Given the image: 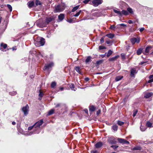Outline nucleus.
<instances>
[{
	"label": "nucleus",
	"mask_w": 153,
	"mask_h": 153,
	"mask_svg": "<svg viewBox=\"0 0 153 153\" xmlns=\"http://www.w3.org/2000/svg\"><path fill=\"white\" fill-rule=\"evenodd\" d=\"M43 123V120L41 119L39 121L37 122L34 124L35 129L36 131L37 130H39L40 128V126H41Z\"/></svg>",
	"instance_id": "obj_1"
},
{
	"label": "nucleus",
	"mask_w": 153,
	"mask_h": 153,
	"mask_svg": "<svg viewBox=\"0 0 153 153\" xmlns=\"http://www.w3.org/2000/svg\"><path fill=\"white\" fill-rule=\"evenodd\" d=\"M54 63L53 62H51L49 63L46 64L44 66L43 69L44 70H49L50 69H51L53 66Z\"/></svg>",
	"instance_id": "obj_2"
},
{
	"label": "nucleus",
	"mask_w": 153,
	"mask_h": 153,
	"mask_svg": "<svg viewBox=\"0 0 153 153\" xmlns=\"http://www.w3.org/2000/svg\"><path fill=\"white\" fill-rule=\"evenodd\" d=\"M22 110L25 116H27L28 114L29 111V107L27 104L25 106H24L22 108Z\"/></svg>",
	"instance_id": "obj_3"
},
{
	"label": "nucleus",
	"mask_w": 153,
	"mask_h": 153,
	"mask_svg": "<svg viewBox=\"0 0 153 153\" xmlns=\"http://www.w3.org/2000/svg\"><path fill=\"white\" fill-rule=\"evenodd\" d=\"M102 2V0H94L92 1V3L94 6L97 7L101 4Z\"/></svg>",
	"instance_id": "obj_4"
},
{
	"label": "nucleus",
	"mask_w": 153,
	"mask_h": 153,
	"mask_svg": "<svg viewBox=\"0 0 153 153\" xmlns=\"http://www.w3.org/2000/svg\"><path fill=\"white\" fill-rule=\"evenodd\" d=\"M64 9L63 7L61 5H58L55 7V11L56 12H60L63 11Z\"/></svg>",
	"instance_id": "obj_5"
},
{
	"label": "nucleus",
	"mask_w": 153,
	"mask_h": 153,
	"mask_svg": "<svg viewBox=\"0 0 153 153\" xmlns=\"http://www.w3.org/2000/svg\"><path fill=\"white\" fill-rule=\"evenodd\" d=\"M117 140L120 143H122L123 144H128L129 143L128 141L123 139L118 138L117 139Z\"/></svg>",
	"instance_id": "obj_6"
},
{
	"label": "nucleus",
	"mask_w": 153,
	"mask_h": 153,
	"mask_svg": "<svg viewBox=\"0 0 153 153\" xmlns=\"http://www.w3.org/2000/svg\"><path fill=\"white\" fill-rule=\"evenodd\" d=\"M108 142L111 144H115L116 143L117 141L113 137H110L108 140Z\"/></svg>",
	"instance_id": "obj_7"
},
{
	"label": "nucleus",
	"mask_w": 153,
	"mask_h": 153,
	"mask_svg": "<svg viewBox=\"0 0 153 153\" xmlns=\"http://www.w3.org/2000/svg\"><path fill=\"white\" fill-rule=\"evenodd\" d=\"M38 40V42L40 43L41 46L43 45L45 43V40L44 39L42 38L39 37ZM38 42V41H37Z\"/></svg>",
	"instance_id": "obj_8"
},
{
	"label": "nucleus",
	"mask_w": 153,
	"mask_h": 153,
	"mask_svg": "<svg viewBox=\"0 0 153 153\" xmlns=\"http://www.w3.org/2000/svg\"><path fill=\"white\" fill-rule=\"evenodd\" d=\"M130 41L133 44H134L135 42L138 43L140 42L139 39H137L136 38H133L131 39H130Z\"/></svg>",
	"instance_id": "obj_9"
},
{
	"label": "nucleus",
	"mask_w": 153,
	"mask_h": 153,
	"mask_svg": "<svg viewBox=\"0 0 153 153\" xmlns=\"http://www.w3.org/2000/svg\"><path fill=\"white\" fill-rule=\"evenodd\" d=\"M102 145V143L101 142H99L95 144V147L97 149H99L100 148Z\"/></svg>",
	"instance_id": "obj_10"
},
{
	"label": "nucleus",
	"mask_w": 153,
	"mask_h": 153,
	"mask_svg": "<svg viewBox=\"0 0 153 153\" xmlns=\"http://www.w3.org/2000/svg\"><path fill=\"white\" fill-rule=\"evenodd\" d=\"M137 73L136 70L134 68H132L131 70V76L132 77H134V74Z\"/></svg>",
	"instance_id": "obj_11"
},
{
	"label": "nucleus",
	"mask_w": 153,
	"mask_h": 153,
	"mask_svg": "<svg viewBox=\"0 0 153 153\" xmlns=\"http://www.w3.org/2000/svg\"><path fill=\"white\" fill-rule=\"evenodd\" d=\"M27 5L29 8H31L34 5V2L33 1H29L27 3Z\"/></svg>",
	"instance_id": "obj_12"
},
{
	"label": "nucleus",
	"mask_w": 153,
	"mask_h": 153,
	"mask_svg": "<svg viewBox=\"0 0 153 153\" xmlns=\"http://www.w3.org/2000/svg\"><path fill=\"white\" fill-rule=\"evenodd\" d=\"M152 94L153 93L152 92L146 93H145L144 97L146 98H148L152 96Z\"/></svg>",
	"instance_id": "obj_13"
},
{
	"label": "nucleus",
	"mask_w": 153,
	"mask_h": 153,
	"mask_svg": "<svg viewBox=\"0 0 153 153\" xmlns=\"http://www.w3.org/2000/svg\"><path fill=\"white\" fill-rule=\"evenodd\" d=\"M65 18V15L63 14H60L58 16V19L59 21H62Z\"/></svg>",
	"instance_id": "obj_14"
},
{
	"label": "nucleus",
	"mask_w": 153,
	"mask_h": 153,
	"mask_svg": "<svg viewBox=\"0 0 153 153\" xmlns=\"http://www.w3.org/2000/svg\"><path fill=\"white\" fill-rule=\"evenodd\" d=\"M151 46H148L146 47L144 52V53L146 54V53H149V51L152 49Z\"/></svg>",
	"instance_id": "obj_15"
},
{
	"label": "nucleus",
	"mask_w": 153,
	"mask_h": 153,
	"mask_svg": "<svg viewBox=\"0 0 153 153\" xmlns=\"http://www.w3.org/2000/svg\"><path fill=\"white\" fill-rule=\"evenodd\" d=\"M119 57V55H117L114 57L110 58L109 59V61H114L116 60Z\"/></svg>",
	"instance_id": "obj_16"
},
{
	"label": "nucleus",
	"mask_w": 153,
	"mask_h": 153,
	"mask_svg": "<svg viewBox=\"0 0 153 153\" xmlns=\"http://www.w3.org/2000/svg\"><path fill=\"white\" fill-rule=\"evenodd\" d=\"M75 69L79 74H82V73L80 71V68L79 67H76Z\"/></svg>",
	"instance_id": "obj_17"
},
{
	"label": "nucleus",
	"mask_w": 153,
	"mask_h": 153,
	"mask_svg": "<svg viewBox=\"0 0 153 153\" xmlns=\"http://www.w3.org/2000/svg\"><path fill=\"white\" fill-rule=\"evenodd\" d=\"M142 148L140 146H136L134 147L133 149L132 150L134 151V150H137L140 151L141 150Z\"/></svg>",
	"instance_id": "obj_18"
},
{
	"label": "nucleus",
	"mask_w": 153,
	"mask_h": 153,
	"mask_svg": "<svg viewBox=\"0 0 153 153\" xmlns=\"http://www.w3.org/2000/svg\"><path fill=\"white\" fill-rule=\"evenodd\" d=\"M96 109V108L94 105L91 106L89 107V111H90L93 112Z\"/></svg>",
	"instance_id": "obj_19"
},
{
	"label": "nucleus",
	"mask_w": 153,
	"mask_h": 153,
	"mask_svg": "<svg viewBox=\"0 0 153 153\" xmlns=\"http://www.w3.org/2000/svg\"><path fill=\"white\" fill-rule=\"evenodd\" d=\"M105 36L109 38L112 39L114 37V35L113 34L110 33L106 34Z\"/></svg>",
	"instance_id": "obj_20"
},
{
	"label": "nucleus",
	"mask_w": 153,
	"mask_h": 153,
	"mask_svg": "<svg viewBox=\"0 0 153 153\" xmlns=\"http://www.w3.org/2000/svg\"><path fill=\"white\" fill-rule=\"evenodd\" d=\"M69 86H70V88L72 90H73L74 91H75L76 89V88H75V87H74V85L73 84H70Z\"/></svg>",
	"instance_id": "obj_21"
},
{
	"label": "nucleus",
	"mask_w": 153,
	"mask_h": 153,
	"mask_svg": "<svg viewBox=\"0 0 153 153\" xmlns=\"http://www.w3.org/2000/svg\"><path fill=\"white\" fill-rule=\"evenodd\" d=\"M121 16H123V15H128V13L127 12V11L126 10H123L121 12Z\"/></svg>",
	"instance_id": "obj_22"
},
{
	"label": "nucleus",
	"mask_w": 153,
	"mask_h": 153,
	"mask_svg": "<svg viewBox=\"0 0 153 153\" xmlns=\"http://www.w3.org/2000/svg\"><path fill=\"white\" fill-rule=\"evenodd\" d=\"M150 79L148 81V83H150L153 82V74L149 76Z\"/></svg>",
	"instance_id": "obj_23"
},
{
	"label": "nucleus",
	"mask_w": 153,
	"mask_h": 153,
	"mask_svg": "<svg viewBox=\"0 0 153 153\" xmlns=\"http://www.w3.org/2000/svg\"><path fill=\"white\" fill-rule=\"evenodd\" d=\"M123 78V76H117L115 78V80L116 81H118L120 80Z\"/></svg>",
	"instance_id": "obj_24"
},
{
	"label": "nucleus",
	"mask_w": 153,
	"mask_h": 153,
	"mask_svg": "<svg viewBox=\"0 0 153 153\" xmlns=\"http://www.w3.org/2000/svg\"><path fill=\"white\" fill-rule=\"evenodd\" d=\"M112 128L114 131H116L118 129L117 126V125H113L112 126Z\"/></svg>",
	"instance_id": "obj_25"
},
{
	"label": "nucleus",
	"mask_w": 153,
	"mask_h": 153,
	"mask_svg": "<svg viewBox=\"0 0 153 153\" xmlns=\"http://www.w3.org/2000/svg\"><path fill=\"white\" fill-rule=\"evenodd\" d=\"M91 57L90 56H88L85 60V62L86 63H87L89 62H91Z\"/></svg>",
	"instance_id": "obj_26"
},
{
	"label": "nucleus",
	"mask_w": 153,
	"mask_h": 153,
	"mask_svg": "<svg viewBox=\"0 0 153 153\" xmlns=\"http://www.w3.org/2000/svg\"><path fill=\"white\" fill-rule=\"evenodd\" d=\"M53 20V18L51 17H49L47 18L46 19V22L49 23Z\"/></svg>",
	"instance_id": "obj_27"
},
{
	"label": "nucleus",
	"mask_w": 153,
	"mask_h": 153,
	"mask_svg": "<svg viewBox=\"0 0 153 153\" xmlns=\"http://www.w3.org/2000/svg\"><path fill=\"white\" fill-rule=\"evenodd\" d=\"M118 15H119L120 16H121V12L115 9H114L113 10Z\"/></svg>",
	"instance_id": "obj_28"
},
{
	"label": "nucleus",
	"mask_w": 153,
	"mask_h": 153,
	"mask_svg": "<svg viewBox=\"0 0 153 153\" xmlns=\"http://www.w3.org/2000/svg\"><path fill=\"white\" fill-rule=\"evenodd\" d=\"M79 5H77L75 7H74L72 9L71 11L72 12H74L76 11V10H77L79 7Z\"/></svg>",
	"instance_id": "obj_29"
},
{
	"label": "nucleus",
	"mask_w": 153,
	"mask_h": 153,
	"mask_svg": "<svg viewBox=\"0 0 153 153\" xmlns=\"http://www.w3.org/2000/svg\"><path fill=\"white\" fill-rule=\"evenodd\" d=\"M127 11L131 14H133L134 12L132 9L130 7H128L127 8Z\"/></svg>",
	"instance_id": "obj_30"
},
{
	"label": "nucleus",
	"mask_w": 153,
	"mask_h": 153,
	"mask_svg": "<svg viewBox=\"0 0 153 153\" xmlns=\"http://www.w3.org/2000/svg\"><path fill=\"white\" fill-rule=\"evenodd\" d=\"M54 110L52 109L50 110L48 112V115H50L53 114L54 112Z\"/></svg>",
	"instance_id": "obj_31"
},
{
	"label": "nucleus",
	"mask_w": 153,
	"mask_h": 153,
	"mask_svg": "<svg viewBox=\"0 0 153 153\" xmlns=\"http://www.w3.org/2000/svg\"><path fill=\"white\" fill-rule=\"evenodd\" d=\"M82 12V10H79L78 12H77L74 15V16L75 17H77L80 14V13Z\"/></svg>",
	"instance_id": "obj_32"
},
{
	"label": "nucleus",
	"mask_w": 153,
	"mask_h": 153,
	"mask_svg": "<svg viewBox=\"0 0 153 153\" xmlns=\"http://www.w3.org/2000/svg\"><path fill=\"white\" fill-rule=\"evenodd\" d=\"M142 50L141 49H139L137 51V53L138 55H140L142 53Z\"/></svg>",
	"instance_id": "obj_33"
},
{
	"label": "nucleus",
	"mask_w": 153,
	"mask_h": 153,
	"mask_svg": "<svg viewBox=\"0 0 153 153\" xmlns=\"http://www.w3.org/2000/svg\"><path fill=\"white\" fill-rule=\"evenodd\" d=\"M56 85V83L55 82H53L51 83V87L52 88H54Z\"/></svg>",
	"instance_id": "obj_34"
},
{
	"label": "nucleus",
	"mask_w": 153,
	"mask_h": 153,
	"mask_svg": "<svg viewBox=\"0 0 153 153\" xmlns=\"http://www.w3.org/2000/svg\"><path fill=\"white\" fill-rule=\"evenodd\" d=\"M146 127L144 126H141L140 127V130H141V131H144L146 130Z\"/></svg>",
	"instance_id": "obj_35"
},
{
	"label": "nucleus",
	"mask_w": 153,
	"mask_h": 153,
	"mask_svg": "<svg viewBox=\"0 0 153 153\" xmlns=\"http://www.w3.org/2000/svg\"><path fill=\"white\" fill-rule=\"evenodd\" d=\"M0 45L1 47H3L4 49H5L7 46V45L6 44H4L3 43L1 44Z\"/></svg>",
	"instance_id": "obj_36"
},
{
	"label": "nucleus",
	"mask_w": 153,
	"mask_h": 153,
	"mask_svg": "<svg viewBox=\"0 0 153 153\" xmlns=\"http://www.w3.org/2000/svg\"><path fill=\"white\" fill-rule=\"evenodd\" d=\"M103 60H100L97 61L96 62V64L97 65H99L100 64L103 62Z\"/></svg>",
	"instance_id": "obj_37"
},
{
	"label": "nucleus",
	"mask_w": 153,
	"mask_h": 153,
	"mask_svg": "<svg viewBox=\"0 0 153 153\" xmlns=\"http://www.w3.org/2000/svg\"><path fill=\"white\" fill-rule=\"evenodd\" d=\"M112 51L111 50H109L107 54V56L108 57L112 53Z\"/></svg>",
	"instance_id": "obj_38"
},
{
	"label": "nucleus",
	"mask_w": 153,
	"mask_h": 153,
	"mask_svg": "<svg viewBox=\"0 0 153 153\" xmlns=\"http://www.w3.org/2000/svg\"><path fill=\"white\" fill-rule=\"evenodd\" d=\"M39 96L41 97V98L39 99V100H40L41 99V98L43 97V94L42 92L41 91V90H39Z\"/></svg>",
	"instance_id": "obj_39"
},
{
	"label": "nucleus",
	"mask_w": 153,
	"mask_h": 153,
	"mask_svg": "<svg viewBox=\"0 0 153 153\" xmlns=\"http://www.w3.org/2000/svg\"><path fill=\"white\" fill-rule=\"evenodd\" d=\"M35 4L36 6L41 5V3L39 0H36V1Z\"/></svg>",
	"instance_id": "obj_40"
},
{
	"label": "nucleus",
	"mask_w": 153,
	"mask_h": 153,
	"mask_svg": "<svg viewBox=\"0 0 153 153\" xmlns=\"http://www.w3.org/2000/svg\"><path fill=\"white\" fill-rule=\"evenodd\" d=\"M137 112L138 111L137 109L134 110L133 112V116L134 117H135L137 114Z\"/></svg>",
	"instance_id": "obj_41"
},
{
	"label": "nucleus",
	"mask_w": 153,
	"mask_h": 153,
	"mask_svg": "<svg viewBox=\"0 0 153 153\" xmlns=\"http://www.w3.org/2000/svg\"><path fill=\"white\" fill-rule=\"evenodd\" d=\"M152 125V124L149 122H147L146 123V126L148 127H151Z\"/></svg>",
	"instance_id": "obj_42"
},
{
	"label": "nucleus",
	"mask_w": 153,
	"mask_h": 153,
	"mask_svg": "<svg viewBox=\"0 0 153 153\" xmlns=\"http://www.w3.org/2000/svg\"><path fill=\"white\" fill-rule=\"evenodd\" d=\"M118 125L120 126H122L124 124V122L120 121H118L117 122Z\"/></svg>",
	"instance_id": "obj_43"
},
{
	"label": "nucleus",
	"mask_w": 153,
	"mask_h": 153,
	"mask_svg": "<svg viewBox=\"0 0 153 153\" xmlns=\"http://www.w3.org/2000/svg\"><path fill=\"white\" fill-rule=\"evenodd\" d=\"M7 7L9 9L10 11H11L12 10V6L9 4H7Z\"/></svg>",
	"instance_id": "obj_44"
},
{
	"label": "nucleus",
	"mask_w": 153,
	"mask_h": 153,
	"mask_svg": "<svg viewBox=\"0 0 153 153\" xmlns=\"http://www.w3.org/2000/svg\"><path fill=\"white\" fill-rule=\"evenodd\" d=\"M115 28H116V26L114 25H111L110 27V29L113 30H115Z\"/></svg>",
	"instance_id": "obj_45"
},
{
	"label": "nucleus",
	"mask_w": 153,
	"mask_h": 153,
	"mask_svg": "<svg viewBox=\"0 0 153 153\" xmlns=\"http://www.w3.org/2000/svg\"><path fill=\"white\" fill-rule=\"evenodd\" d=\"M34 127V129H35V126H34V125H33V126H30V127H29L28 128V130H31L32 129V128H33Z\"/></svg>",
	"instance_id": "obj_46"
},
{
	"label": "nucleus",
	"mask_w": 153,
	"mask_h": 153,
	"mask_svg": "<svg viewBox=\"0 0 153 153\" xmlns=\"http://www.w3.org/2000/svg\"><path fill=\"white\" fill-rule=\"evenodd\" d=\"M106 48L105 47L103 46H99V50H102L105 49Z\"/></svg>",
	"instance_id": "obj_47"
},
{
	"label": "nucleus",
	"mask_w": 153,
	"mask_h": 153,
	"mask_svg": "<svg viewBox=\"0 0 153 153\" xmlns=\"http://www.w3.org/2000/svg\"><path fill=\"white\" fill-rule=\"evenodd\" d=\"M111 147L113 148L114 149H116L118 147V146L116 145H112Z\"/></svg>",
	"instance_id": "obj_48"
},
{
	"label": "nucleus",
	"mask_w": 153,
	"mask_h": 153,
	"mask_svg": "<svg viewBox=\"0 0 153 153\" xmlns=\"http://www.w3.org/2000/svg\"><path fill=\"white\" fill-rule=\"evenodd\" d=\"M121 57H122V58L123 59H125V54H121Z\"/></svg>",
	"instance_id": "obj_49"
},
{
	"label": "nucleus",
	"mask_w": 153,
	"mask_h": 153,
	"mask_svg": "<svg viewBox=\"0 0 153 153\" xmlns=\"http://www.w3.org/2000/svg\"><path fill=\"white\" fill-rule=\"evenodd\" d=\"M90 1V0H85L83 1V2L84 3L86 4L88 3Z\"/></svg>",
	"instance_id": "obj_50"
},
{
	"label": "nucleus",
	"mask_w": 153,
	"mask_h": 153,
	"mask_svg": "<svg viewBox=\"0 0 153 153\" xmlns=\"http://www.w3.org/2000/svg\"><path fill=\"white\" fill-rule=\"evenodd\" d=\"M116 28L117 29H121V26H120V25H117V26H116Z\"/></svg>",
	"instance_id": "obj_51"
},
{
	"label": "nucleus",
	"mask_w": 153,
	"mask_h": 153,
	"mask_svg": "<svg viewBox=\"0 0 153 153\" xmlns=\"http://www.w3.org/2000/svg\"><path fill=\"white\" fill-rule=\"evenodd\" d=\"M104 38L103 37H102L100 39V41L101 43H102L104 42Z\"/></svg>",
	"instance_id": "obj_52"
},
{
	"label": "nucleus",
	"mask_w": 153,
	"mask_h": 153,
	"mask_svg": "<svg viewBox=\"0 0 153 153\" xmlns=\"http://www.w3.org/2000/svg\"><path fill=\"white\" fill-rule=\"evenodd\" d=\"M147 62V61H146V62H140L139 64V65H143L145 63H146Z\"/></svg>",
	"instance_id": "obj_53"
},
{
	"label": "nucleus",
	"mask_w": 153,
	"mask_h": 153,
	"mask_svg": "<svg viewBox=\"0 0 153 153\" xmlns=\"http://www.w3.org/2000/svg\"><path fill=\"white\" fill-rule=\"evenodd\" d=\"M39 131H36V132H34L33 133H30V134H29V135H31L33 133V134H36V133L38 134L39 133Z\"/></svg>",
	"instance_id": "obj_54"
},
{
	"label": "nucleus",
	"mask_w": 153,
	"mask_h": 153,
	"mask_svg": "<svg viewBox=\"0 0 153 153\" xmlns=\"http://www.w3.org/2000/svg\"><path fill=\"white\" fill-rule=\"evenodd\" d=\"M101 112L100 110L99 109L98 111H97V115H98L99 114H100Z\"/></svg>",
	"instance_id": "obj_55"
},
{
	"label": "nucleus",
	"mask_w": 153,
	"mask_h": 153,
	"mask_svg": "<svg viewBox=\"0 0 153 153\" xmlns=\"http://www.w3.org/2000/svg\"><path fill=\"white\" fill-rule=\"evenodd\" d=\"M144 30V27L141 28L140 29V32H142Z\"/></svg>",
	"instance_id": "obj_56"
},
{
	"label": "nucleus",
	"mask_w": 153,
	"mask_h": 153,
	"mask_svg": "<svg viewBox=\"0 0 153 153\" xmlns=\"http://www.w3.org/2000/svg\"><path fill=\"white\" fill-rule=\"evenodd\" d=\"M120 26H122V27H126V25L124 24H121L120 25Z\"/></svg>",
	"instance_id": "obj_57"
},
{
	"label": "nucleus",
	"mask_w": 153,
	"mask_h": 153,
	"mask_svg": "<svg viewBox=\"0 0 153 153\" xmlns=\"http://www.w3.org/2000/svg\"><path fill=\"white\" fill-rule=\"evenodd\" d=\"M106 43L108 44H110L111 43V41L110 40H108V41H107L106 42Z\"/></svg>",
	"instance_id": "obj_58"
},
{
	"label": "nucleus",
	"mask_w": 153,
	"mask_h": 153,
	"mask_svg": "<svg viewBox=\"0 0 153 153\" xmlns=\"http://www.w3.org/2000/svg\"><path fill=\"white\" fill-rule=\"evenodd\" d=\"M67 21L70 23H71L72 22L73 20L72 19H71L68 20Z\"/></svg>",
	"instance_id": "obj_59"
},
{
	"label": "nucleus",
	"mask_w": 153,
	"mask_h": 153,
	"mask_svg": "<svg viewBox=\"0 0 153 153\" xmlns=\"http://www.w3.org/2000/svg\"><path fill=\"white\" fill-rule=\"evenodd\" d=\"M16 91H13V93H11V95H15L16 94Z\"/></svg>",
	"instance_id": "obj_60"
},
{
	"label": "nucleus",
	"mask_w": 153,
	"mask_h": 153,
	"mask_svg": "<svg viewBox=\"0 0 153 153\" xmlns=\"http://www.w3.org/2000/svg\"><path fill=\"white\" fill-rule=\"evenodd\" d=\"M128 22L129 23V24H132L133 23V22L131 20H129L128 21Z\"/></svg>",
	"instance_id": "obj_61"
},
{
	"label": "nucleus",
	"mask_w": 153,
	"mask_h": 153,
	"mask_svg": "<svg viewBox=\"0 0 153 153\" xmlns=\"http://www.w3.org/2000/svg\"><path fill=\"white\" fill-rule=\"evenodd\" d=\"M85 79L86 81H88L89 80V79L88 77H86L85 78Z\"/></svg>",
	"instance_id": "obj_62"
},
{
	"label": "nucleus",
	"mask_w": 153,
	"mask_h": 153,
	"mask_svg": "<svg viewBox=\"0 0 153 153\" xmlns=\"http://www.w3.org/2000/svg\"><path fill=\"white\" fill-rule=\"evenodd\" d=\"M97 151H92L91 152V153H97Z\"/></svg>",
	"instance_id": "obj_63"
},
{
	"label": "nucleus",
	"mask_w": 153,
	"mask_h": 153,
	"mask_svg": "<svg viewBox=\"0 0 153 153\" xmlns=\"http://www.w3.org/2000/svg\"><path fill=\"white\" fill-rule=\"evenodd\" d=\"M12 49L13 50H16V47H13Z\"/></svg>",
	"instance_id": "obj_64"
}]
</instances>
